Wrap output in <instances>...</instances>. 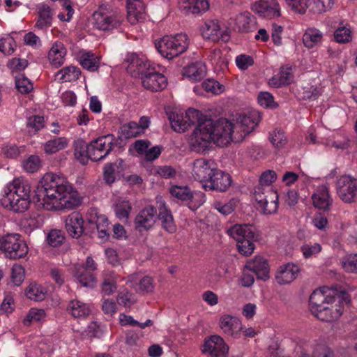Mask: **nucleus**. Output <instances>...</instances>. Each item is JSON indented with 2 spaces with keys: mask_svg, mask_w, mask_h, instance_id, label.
<instances>
[{
  "mask_svg": "<svg viewBox=\"0 0 357 357\" xmlns=\"http://www.w3.org/2000/svg\"><path fill=\"white\" fill-rule=\"evenodd\" d=\"M258 123V117L254 115L240 116L235 123L222 118L217 121L206 119L195 129L190 142L192 148L200 153L206 150L211 142L225 146L231 142H242Z\"/></svg>",
  "mask_w": 357,
  "mask_h": 357,
  "instance_id": "obj_1",
  "label": "nucleus"
},
{
  "mask_svg": "<svg viewBox=\"0 0 357 357\" xmlns=\"http://www.w3.org/2000/svg\"><path fill=\"white\" fill-rule=\"evenodd\" d=\"M34 199L47 210H70L81 203L72 185L52 173L44 175L35 191Z\"/></svg>",
  "mask_w": 357,
  "mask_h": 357,
  "instance_id": "obj_2",
  "label": "nucleus"
},
{
  "mask_svg": "<svg viewBox=\"0 0 357 357\" xmlns=\"http://www.w3.org/2000/svg\"><path fill=\"white\" fill-rule=\"evenodd\" d=\"M3 207L15 213L26 211L31 203V185L28 181L20 178L6 185L1 199Z\"/></svg>",
  "mask_w": 357,
  "mask_h": 357,
  "instance_id": "obj_3",
  "label": "nucleus"
},
{
  "mask_svg": "<svg viewBox=\"0 0 357 357\" xmlns=\"http://www.w3.org/2000/svg\"><path fill=\"white\" fill-rule=\"evenodd\" d=\"M335 301L340 304L343 303L348 304L350 303V298L349 294L337 285L319 287L315 289L310 296L309 305L311 312L332 310L333 305Z\"/></svg>",
  "mask_w": 357,
  "mask_h": 357,
  "instance_id": "obj_4",
  "label": "nucleus"
},
{
  "mask_svg": "<svg viewBox=\"0 0 357 357\" xmlns=\"http://www.w3.org/2000/svg\"><path fill=\"white\" fill-rule=\"evenodd\" d=\"M123 15L109 5H101L92 15L93 27L104 31H112L121 26Z\"/></svg>",
  "mask_w": 357,
  "mask_h": 357,
  "instance_id": "obj_5",
  "label": "nucleus"
},
{
  "mask_svg": "<svg viewBox=\"0 0 357 357\" xmlns=\"http://www.w3.org/2000/svg\"><path fill=\"white\" fill-rule=\"evenodd\" d=\"M189 45L188 37L181 33L175 36H166L155 43V47L160 54L169 60L183 53Z\"/></svg>",
  "mask_w": 357,
  "mask_h": 357,
  "instance_id": "obj_6",
  "label": "nucleus"
},
{
  "mask_svg": "<svg viewBox=\"0 0 357 357\" xmlns=\"http://www.w3.org/2000/svg\"><path fill=\"white\" fill-rule=\"evenodd\" d=\"M0 250L6 258L16 260L26 257L28 246L20 234L12 233L0 237Z\"/></svg>",
  "mask_w": 357,
  "mask_h": 357,
  "instance_id": "obj_7",
  "label": "nucleus"
},
{
  "mask_svg": "<svg viewBox=\"0 0 357 357\" xmlns=\"http://www.w3.org/2000/svg\"><path fill=\"white\" fill-rule=\"evenodd\" d=\"M254 197L263 213L269 215L277 211L278 195L271 188L255 187Z\"/></svg>",
  "mask_w": 357,
  "mask_h": 357,
  "instance_id": "obj_8",
  "label": "nucleus"
},
{
  "mask_svg": "<svg viewBox=\"0 0 357 357\" xmlns=\"http://www.w3.org/2000/svg\"><path fill=\"white\" fill-rule=\"evenodd\" d=\"M114 145V137L113 135L101 136L93 140L89 144L91 160L99 161L105 157L112 151Z\"/></svg>",
  "mask_w": 357,
  "mask_h": 357,
  "instance_id": "obj_9",
  "label": "nucleus"
},
{
  "mask_svg": "<svg viewBox=\"0 0 357 357\" xmlns=\"http://www.w3.org/2000/svg\"><path fill=\"white\" fill-rule=\"evenodd\" d=\"M338 197L345 203H351L357 197V179L349 175H343L336 181Z\"/></svg>",
  "mask_w": 357,
  "mask_h": 357,
  "instance_id": "obj_10",
  "label": "nucleus"
},
{
  "mask_svg": "<svg viewBox=\"0 0 357 357\" xmlns=\"http://www.w3.org/2000/svg\"><path fill=\"white\" fill-rule=\"evenodd\" d=\"M169 192L172 197L181 201H190L189 208L194 211L205 202V195L202 192L192 193L188 186H172Z\"/></svg>",
  "mask_w": 357,
  "mask_h": 357,
  "instance_id": "obj_11",
  "label": "nucleus"
},
{
  "mask_svg": "<svg viewBox=\"0 0 357 357\" xmlns=\"http://www.w3.org/2000/svg\"><path fill=\"white\" fill-rule=\"evenodd\" d=\"M157 219V209L148 205L140 210L135 218L134 225L136 230L143 232L153 227Z\"/></svg>",
  "mask_w": 357,
  "mask_h": 357,
  "instance_id": "obj_12",
  "label": "nucleus"
},
{
  "mask_svg": "<svg viewBox=\"0 0 357 357\" xmlns=\"http://www.w3.org/2000/svg\"><path fill=\"white\" fill-rule=\"evenodd\" d=\"M217 169L215 164L211 160L199 158L194 161L192 174L195 180L200 182H205L209 180L215 171Z\"/></svg>",
  "mask_w": 357,
  "mask_h": 357,
  "instance_id": "obj_13",
  "label": "nucleus"
},
{
  "mask_svg": "<svg viewBox=\"0 0 357 357\" xmlns=\"http://www.w3.org/2000/svg\"><path fill=\"white\" fill-rule=\"evenodd\" d=\"M231 184V177L222 170L216 169L209 177L207 183L203 185L206 190H215L218 192H225Z\"/></svg>",
  "mask_w": 357,
  "mask_h": 357,
  "instance_id": "obj_14",
  "label": "nucleus"
},
{
  "mask_svg": "<svg viewBox=\"0 0 357 357\" xmlns=\"http://www.w3.org/2000/svg\"><path fill=\"white\" fill-rule=\"evenodd\" d=\"M202 351L211 357H227L229 347L220 336L212 335L205 340Z\"/></svg>",
  "mask_w": 357,
  "mask_h": 357,
  "instance_id": "obj_15",
  "label": "nucleus"
},
{
  "mask_svg": "<svg viewBox=\"0 0 357 357\" xmlns=\"http://www.w3.org/2000/svg\"><path fill=\"white\" fill-rule=\"evenodd\" d=\"M252 9L259 16L267 19L280 15V8L277 0H259L252 4Z\"/></svg>",
  "mask_w": 357,
  "mask_h": 357,
  "instance_id": "obj_16",
  "label": "nucleus"
},
{
  "mask_svg": "<svg viewBox=\"0 0 357 357\" xmlns=\"http://www.w3.org/2000/svg\"><path fill=\"white\" fill-rule=\"evenodd\" d=\"M202 33L204 38L213 41L227 42L230 38L229 31L227 29H222L217 20L206 22L202 29Z\"/></svg>",
  "mask_w": 357,
  "mask_h": 357,
  "instance_id": "obj_17",
  "label": "nucleus"
},
{
  "mask_svg": "<svg viewBox=\"0 0 357 357\" xmlns=\"http://www.w3.org/2000/svg\"><path fill=\"white\" fill-rule=\"evenodd\" d=\"M127 72L134 77H143L150 70L149 63L144 59L135 54H131L127 56Z\"/></svg>",
  "mask_w": 357,
  "mask_h": 357,
  "instance_id": "obj_18",
  "label": "nucleus"
},
{
  "mask_svg": "<svg viewBox=\"0 0 357 357\" xmlns=\"http://www.w3.org/2000/svg\"><path fill=\"white\" fill-rule=\"evenodd\" d=\"M126 169L124 161L116 159L113 162L106 163L103 167V179L108 185L114 183L119 180L123 176Z\"/></svg>",
  "mask_w": 357,
  "mask_h": 357,
  "instance_id": "obj_19",
  "label": "nucleus"
},
{
  "mask_svg": "<svg viewBox=\"0 0 357 357\" xmlns=\"http://www.w3.org/2000/svg\"><path fill=\"white\" fill-rule=\"evenodd\" d=\"M141 79L143 86L151 91L162 90L167 85V79L165 76L153 69H151Z\"/></svg>",
  "mask_w": 357,
  "mask_h": 357,
  "instance_id": "obj_20",
  "label": "nucleus"
},
{
  "mask_svg": "<svg viewBox=\"0 0 357 357\" xmlns=\"http://www.w3.org/2000/svg\"><path fill=\"white\" fill-rule=\"evenodd\" d=\"M220 327L225 335L234 338L238 337L243 329L241 320L237 317L229 314L221 317Z\"/></svg>",
  "mask_w": 357,
  "mask_h": 357,
  "instance_id": "obj_21",
  "label": "nucleus"
},
{
  "mask_svg": "<svg viewBox=\"0 0 357 357\" xmlns=\"http://www.w3.org/2000/svg\"><path fill=\"white\" fill-rule=\"evenodd\" d=\"M245 267L255 273L258 279L266 280L269 278V266L267 260L263 257L256 256L248 260Z\"/></svg>",
  "mask_w": 357,
  "mask_h": 357,
  "instance_id": "obj_22",
  "label": "nucleus"
},
{
  "mask_svg": "<svg viewBox=\"0 0 357 357\" xmlns=\"http://www.w3.org/2000/svg\"><path fill=\"white\" fill-rule=\"evenodd\" d=\"M65 228L73 238H78L84 232V220L81 213L73 212L65 219Z\"/></svg>",
  "mask_w": 357,
  "mask_h": 357,
  "instance_id": "obj_23",
  "label": "nucleus"
},
{
  "mask_svg": "<svg viewBox=\"0 0 357 357\" xmlns=\"http://www.w3.org/2000/svg\"><path fill=\"white\" fill-rule=\"evenodd\" d=\"M145 5L142 1H131L127 3V19L131 24L144 21Z\"/></svg>",
  "mask_w": 357,
  "mask_h": 357,
  "instance_id": "obj_24",
  "label": "nucleus"
},
{
  "mask_svg": "<svg viewBox=\"0 0 357 357\" xmlns=\"http://www.w3.org/2000/svg\"><path fill=\"white\" fill-rule=\"evenodd\" d=\"M128 283L139 294L152 292L154 289L153 279L149 276L142 277L139 274H133L128 276Z\"/></svg>",
  "mask_w": 357,
  "mask_h": 357,
  "instance_id": "obj_25",
  "label": "nucleus"
},
{
  "mask_svg": "<svg viewBox=\"0 0 357 357\" xmlns=\"http://www.w3.org/2000/svg\"><path fill=\"white\" fill-rule=\"evenodd\" d=\"M300 269L294 264H287L280 266L276 274L275 280L279 284H287L293 282L298 276Z\"/></svg>",
  "mask_w": 357,
  "mask_h": 357,
  "instance_id": "obj_26",
  "label": "nucleus"
},
{
  "mask_svg": "<svg viewBox=\"0 0 357 357\" xmlns=\"http://www.w3.org/2000/svg\"><path fill=\"white\" fill-rule=\"evenodd\" d=\"M313 206L319 209L327 211L333 203L328 188L325 185L319 186L312 195Z\"/></svg>",
  "mask_w": 357,
  "mask_h": 357,
  "instance_id": "obj_27",
  "label": "nucleus"
},
{
  "mask_svg": "<svg viewBox=\"0 0 357 357\" xmlns=\"http://www.w3.org/2000/svg\"><path fill=\"white\" fill-rule=\"evenodd\" d=\"M38 19L36 26L39 29H44L52 26L54 10L45 3L37 6Z\"/></svg>",
  "mask_w": 357,
  "mask_h": 357,
  "instance_id": "obj_28",
  "label": "nucleus"
},
{
  "mask_svg": "<svg viewBox=\"0 0 357 357\" xmlns=\"http://www.w3.org/2000/svg\"><path fill=\"white\" fill-rule=\"evenodd\" d=\"M73 273L77 282L82 287L93 288L95 286V274L91 271L84 269L82 265H75Z\"/></svg>",
  "mask_w": 357,
  "mask_h": 357,
  "instance_id": "obj_29",
  "label": "nucleus"
},
{
  "mask_svg": "<svg viewBox=\"0 0 357 357\" xmlns=\"http://www.w3.org/2000/svg\"><path fill=\"white\" fill-rule=\"evenodd\" d=\"M158 203L159 204L158 206L159 213L158 215L157 214V218L161 221L162 228L169 233L174 232L176 231V225L171 211L167 209L165 203L162 200L158 202Z\"/></svg>",
  "mask_w": 357,
  "mask_h": 357,
  "instance_id": "obj_30",
  "label": "nucleus"
},
{
  "mask_svg": "<svg viewBox=\"0 0 357 357\" xmlns=\"http://www.w3.org/2000/svg\"><path fill=\"white\" fill-rule=\"evenodd\" d=\"M66 49L61 42H56L53 44L48 53V59L50 64L59 68L64 63Z\"/></svg>",
  "mask_w": 357,
  "mask_h": 357,
  "instance_id": "obj_31",
  "label": "nucleus"
},
{
  "mask_svg": "<svg viewBox=\"0 0 357 357\" xmlns=\"http://www.w3.org/2000/svg\"><path fill=\"white\" fill-rule=\"evenodd\" d=\"M206 66L202 61L192 63L183 70V75L194 82L201 80L206 75Z\"/></svg>",
  "mask_w": 357,
  "mask_h": 357,
  "instance_id": "obj_32",
  "label": "nucleus"
},
{
  "mask_svg": "<svg viewBox=\"0 0 357 357\" xmlns=\"http://www.w3.org/2000/svg\"><path fill=\"white\" fill-rule=\"evenodd\" d=\"M181 8L187 13L199 14L206 11L209 8L207 0H181Z\"/></svg>",
  "mask_w": 357,
  "mask_h": 357,
  "instance_id": "obj_33",
  "label": "nucleus"
},
{
  "mask_svg": "<svg viewBox=\"0 0 357 357\" xmlns=\"http://www.w3.org/2000/svg\"><path fill=\"white\" fill-rule=\"evenodd\" d=\"M292 79L291 68L289 66H282L280 68L279 73L269 79L268 84L271 86L279 88L290 84Z\"/></svg>",
  "mask_w": 357,
  "mask_h": 357,
  "instance_id": "obj_34",
  "label": "nucleus"
},
{
  "mask_svg": "<svg viewBox=\"0 0 357 357\" xmlns=\"http://www.w3.org/2000/svg\"><path fill=\"white\" fill-rule=\"evenodd\" d=\"M26 296L34 301H42L47 295V287L36 282H31L25 289Z\"/></svg>",
  "mask_w": 357,
  "mask_h": 357,
  "instance_id": "obj_35",
  "label": "nucleus"
},
{
  "mask_svg": "<svg viewBox=\"0 0 357 357\" xmlns=\"http://www.w3.org/2000/svg\"><path fill=\"white\" fill-rule=\"evenodd\" d=\"M227 233L236 242L247 238H254V233L251 227L248 225H235L228 229Z\"/></svg>",
  "mask_w": 357,
  "mask_h": 357,
  "instance_id": "obj_36",
  "label": "nucleus"
},
{
  "mask_svg": "<svg viewBox=\"0 0 357 357\" xmlns=\"http://www.w3.org/2000/svg\"><path fill=\"white\" fill-rule=\"evenodd\" d=\"M81 71L79 68L74 66L64 67L55 75V79L60 82L76 81L79 79Z\"/></svg>",
  "mask_w": 357,
  "mask_h": 357,
  "instance_id": "obj_37",
  "label": "nucleus"
},
{
  "mask_svg": "<svg viewBox=\"0 0 357 357\" xmlns=\"http://www.w3.org/2000/svg\"><path fill=\"white\" fill-rule=\"evenodd\" d=\"M74 149L75 159L82 165H86L89 160H91L89 144L82 139H78L74 143Z\"/></svg>",
  "mask_w": 357,
  "mask_h": 357,
  "instance_id": "obj_38",
  "label": "nucleus"
},
{
  "mask_svg": "<svg viewBox=\"0 0 357 357\" xmlns=\"http://www.w3.org/2000/svg\"><path fill=\"white\" fill-rule=\"evenodd\" d=\"M68 143V139L64 137L53 138L45 143L44 151L47 154H53L66 148Z\"/></svg>",
  "mask_w": 357,
  "mask_h": 357,
  "instance_id": "obj_39",
  "label": "nucleus"
},
{
  "mask_svg": "<svg viewBox=\"0 0 357 357\" xmlns=\"http://www.w3.org/2000/svg\"><path fill=\"white\" fill-rule=\"evenodd\" d=\"M322 33L315 28L307 29L303 36L304 45L307 48H312L321 42Z\"/></svg>",
  "mask_w": 357,
  "mask_h": 357,
  "instance_id": "obj_40",
  "label": "nucleus"
},
{
  "mask_svg": "<svg viewBox=\"0 0 357 357\" xmlns=\"http://www.w3.org/2000/svg\"><path fill=\"white\" fill-rule=\"evenodd\" d=\"M132 210L131 204L126 199H119L115 205L114 211L116 217L121 220H127Z\"/></svg>",
  "mask_w": 357,
  "mask_h": 357,
  "instance_id": "obj_41",
  "label": "nucleus"
},
{
  "mask_svg": "<svg viewBox=\"0 0 357 357\" xmlns=\"http://www.w3.org/2000/svg\"><path fill=\"white\" fill-rule=\"evenodd\" d=\"M238 201L236 199H231L227 202L215 201L213 204V208L224 215L231 214L237 206Z\"/></svg>",
  "mask_w": 357,
  "mask_h": 357,
  "instance_id": "obj_42",
  "label": "nucleus"
},
{
  "mask_svg": "<svg viewBox=\"0 0 357 357\" xmlns=\"http://www.w3.org/2000/svg\"><path fill=\"white\" fill-rule=\"evenodd\" d=\"M120 130L122 137L126 139L136 137L143 134L142 128H140L137 123L135 121H131L123 125Z\"/></svg>",
  "mask_w": 357,
  "mask_h": 357,
  "instance_id": "obj_43",
  "label": "nucleus"
},
{
  "mask_svg": "<svg viewBox=\"0 0 357 357\" xmlns=\"http://www.w3.org/2000/svg\"><path fill=\"white\" fill-rule=\"evenodd\" d=\"M185 121L187 123V129L191 125L197 123V128L199 125L204 122L207 119H204L203 114L197 109L193 108H189L184 114Z\"/></svg>",
  "mask_w": 357,
  "mask_h": 357,
  "instance_id": "obj_44",
  "label": "nucleus"
},
{
  "mask_svg": "<svg viewBox=\"0 0 357 357\" xmlns=\"http://www.w3.org/2000/svg\"><path fill=\"white\" fill-rule=\"evenodd\" d=\"M80 64L84 68L93 72L99 68V59L93 54L85 53L80 58Z\"/></svg>",
  "mask_w": 357,
  "mask_h": 357,
  "instance_id": "obj_45",
  "label": "nucleus"
},
{
  "mask_svg": "<svg viewBox=\"0 0 357 357\" xmlns=\"http://www.w3.org/2000/svg\"><path fill=\"white\" fill-rule=\"evenodd\" d=\"M169 119L172 128L178 132H183L187 130V123L183 114L172 113Z\"/></svg>",
  "mask_w": 357,
  "mask_h": 357,
  "instance_id": "obj_46",
  "label": "nucleus"
},
{
  "mask_svg": "<svg viewBox=\"0 0 357 357\" xmlns=\"http://www.w3.org/2000/svg\"><path fill=\"white\" fill-rule=\"evenodd\" d=\"M15 87L22 94H28L33 89V84L24 74L15 76Z\"/></svg>",
  "mask_w": 357,
  "mask_h": 357,
  "instance_id": "obj_47",
  "label": "nucleus"
},
{
  "mask_svg": "<svg viewBox=\"0 0 357 357\" xmlns=\"http://www.w3.org/2000/svg\"><path fill=\"white\" fill-rule=\"evenodd\" d=\"M310 3V10L313 13L320 14L330 10L333 4L334 0H312Z\"/></svg>",
  "mask_w": 357,
  "mask_h": 357,
  "instance_id": "obj_48",
  "label": "nucleus"
},
{
  "mask_svg": "<svg viewBox=\"0 0 357 357\" xmlns=\"http://www.w3.org/2000/svg\"><path fill=\"white\" fill-rule=\"evenodd\" d=\"M258 103L264 108L275 109L278 104L275 101L273 96L267 91H261L257 96Z\"/></svg>",
  "mask_w": 357,
  "mask_h": 357,
  "instance_id": "obj_49",
  "label": "nucleus"
},
{
  "mask_svg": "<svg viewBox=\"0 0 357 357\" xmlns=\"http://www.w3.org/2000/svg\"><path fill=\"white\" fill-rule=\"evenodd\" d=\"M65 240L64 233L60 229H52L47 236V242L52 247L61 245Z\"/></svg>",
  "mask_w": 357,
  "mask_h": 357,
  "instance_id": "obj_50",
  "label": "nucleus"
},
{
  "mask_svg": "<svg viewBox=\"0 0 357 357\" xmlns=\"http://www.w3.org/2000/svg\"><path fill=\"white\" fill-rule=\"evenodd\" d=\"M45 121L43 116H32L27 120V128L30 135H34L44 127Z\"/></svg>",
  "mask_w": 357,
  "mask_h": 357,
  "instance_id": "obj_51",
  "label": "nucleus"
},
{
  "mask_svg": "<svg viewBox=\"0 0 357 357\" xmlns=\"http://www.w3.org/2000/svg\"><path fill=\"white\" fill-rule=\"evenodd\" d=\"M16 43L13 37L0 38V52L6 55H11L15 50Z\"/></svg>",
  "mask_w": 357,
  "mask_h": 357,
  "instance_id": "obj_52",
  "label": "nucleus"
},
{
  "mask_svg": "<svg viewBox=\"0 0 357 357\" xmlns=\"http://www.w3.org/2000/svg\"><path fill=\"white\" fill-rule=\"evenodd\" d=\"M238 29L242 32H249L255 29V20L252 17L241 15L237 19Z\"/></svg>",
  "mask_w": 357,
  "mask_h": 357,
  "instance_id": "obj_53",
  "label": "nucleus"
},
{
  "mask_svg": "<svg viewBox=\"0 0 357 357\" xmlns=\"http://www.w3.org/2000/svg\"><path fill=\"white\" fill-rule=\"evenodd\" d=\"M322 250L321 245L318 243H305L301 247V250L305 259L315 257Z\"/></svg>",
  "mask_w": 357,
  "mask_h": 357,
  "instance_id": "obj_54",
  "label": "nucleus"
},
{
  "mask_svg": "<svg viewBox=\"0 0 357 357\" xmlns=\"http://www.w3.org/2000/svg\"><path fill=\"white\" fill-rule=\"evenodd\" d=\"M294 344H297V343H292L285 349L280 347H270L268 349L270 357H296L295 353H294Z\"/></svg>",
  "mask_w": 357,
  "mask_h": 357,
  "instance_id": "obj_55",
  "label": "nucleus"
},
{
  "mask_svg": "<svg viewBox=\"0 0 357 357\" xmlns=\"http://www.w3.org/2000/svg\"><path fill=\"white\" fill-rule=\"evenodd\" d=\"M68 311H78V312H91L94 310L93 305L84 303L77 300H72L67 305Z\"/></svg>",
  "mask_w": 357,
  "mask_h": 357,
  "instance_id": "obj_56",
  "label": "nucleus"
},
{
  "mask_svg": "<svg viewBox=\"0 0 357 357\" xmlns=\"http://www.w3.org/2000/svg\"><path fill=\"white\" fill-rule=\"evenodd\" d=\"M202 88L206 91L213 94H220L224 90L223 85L213 79H208L202 84Z\"/></svg>",
  "mask_w": 357,
  "mask_h": 357,
  "instance_id": "obj_57",
  "label": "nucleus"
},
{
  "mask_svg": "<svg viewBox=\"0 0 357 357\" xmlns=\"http://www.w3.org/2000/svg\"><path fill=\"white\" fill-rule=\"evenodd\" d=\"M286 3L295 12L303 14L310 9L309 0H285Z\"/></svg>",
  "mask_w": 357,
  "mask_h": 357,
  "instance_id": "obj_58",
  "label": "nucleus"
},
{
  "mask_svg": "<svg viewBox=\"0 0 357 357\" xmlns=\"http://www.w3.org/2000/svg\"><path fill=\"white\" fill-rule=\"evenodd\" d=\"M40 167V160L37 155H31L23 162L24 169L29 173L37 172Z\"/></svg>",
  "mask_w": 357,
  "mask_h": 357,
  "instance_id": "obj_59",
  "label": "nucleus"
},
{
  "mask_svg": "<svg viewBox=\"0 0 357 357\" xmlns=\"http://www.w3.org/2000/svg\"><path fill=\"white\" fill-rule=\"evenodd\" d=\"M277 174L275 171L268 169L264 172L259 178V185L264 188H271V185L275 181Z\"/></svg>",
  "mask_w": 357,
  "mask_h": 357,
  "instance_id": "obj_60",
  "label": "nucleus"
},
{
  "mask_svg": "<svg viewBox=\"0 0 357 357\" xmlns=\"http://www.w3.org/2000/svg\"><path fill=\"white\" fill-rule=\"evenodd\" d=\"M254 238H246L236 242L238 252L244 255H251L255 249V245L252 242Z\"/></svg>",
  "mask_w": 357,
  "mask_h": 357,
  "instance_id": "obj_61",
  "label": "nucleus"
},
{
  "mask_svg": "<svg viewBox=\"0 0 357 357\" xmlns=\"http://www.w3.org/2000/svg\"><path fill=\"white\" fill-rule=\"evenodd\" d=\"M342 267L346 272L357 273V255H349L342 260Z\"/></svg>",
  "mask_w": 357,
  "mask_h": 357,
  "instance_id": "obj_62",
  "label": "nucleus"
},
{
  "mask_svg": "<svg viewBox=\"0 0 357 357\" xmlns=\"http://www.w3.org/2000/svg\"><path fill=\"white\" fill-rule=\"evenodd\" d=\"M25 278L24 269L19 264H14L11 270V279L16 286H20Z\"/></svg>",
  "mask_w": 357,
  "mask_h": 357,
  "instance_id": "obj_63",
  "label": "nucleus"
},
{
  "mask_svg": "<svg viewBox=\"0 0 357 357\" xmlns=\"http://www.w3.org/2000/svg\"><path fill=\"white\" fill-rule=\"evenodd\" d=\"M270 140L276 148L283 147L287 143V137L281 130H274L270 135Z\"/></svg>",
  "mask_w": 357,
  "mask_h": 357,
  "instance_id": "obj_64",
  "label": "nucleus"
}]
</instances>
